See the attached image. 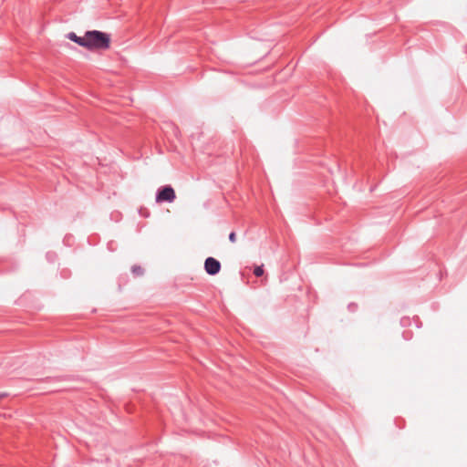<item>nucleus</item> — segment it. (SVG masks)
Returning a JSON list of instances; mask_svg holds the SVG:
<instances>
[{
	"mask_svg": "<svg viewBox=\"0 0 467 467\" xmlns=\"http://www.w3.org/2000/svg\"><path fill=\"white\" fill-rule=\"evenodd\" d=\"M110 46V36L107 33L92 30L85 33L83 47L89 50H106Z\"/></svg>",
	"mask_w": 467,
	"mask_h": 467,
	"instance_id": "nucleus-1",
	"label": "nucleus"
},
{
	"mask_svg": "<svg viewBox=\"0 0 467 467\" xmlns=\"http://www.w3.org/2000/svg\"><path fill=\"white\" fill-rule=\"evenodd\" d=\"M176 198L175 192L171 186L161 188L156 194V202L161 203L164 202H172Z\"/></svg>",
	"mask_w": 467,
	"mask_h": 467,
	"instance_id": "nucleus-2",
	"label": "nucleus"
},
{
	"mask_svg": "<svg viewBox=\"0 0 467 467\" xmlns=\"http://www.w3.org/2000/svg\"><path fill=\"white\" fill-rule=\"evenodd\" d=\"M204 269L208 275H214L221 270V264L213 257H208L204 262Z\"/></svg>",
	"mask_w": 467,
	"mask_h": 467,
	"instance_id": "nucleus-3",
	"label": "nucleus"
},
{
	"mask_svg": "<svg viewBox=\"0 0 467 467\" xmlns=\"http://www.w3.org/2000/svg\"><path fill=\"white\" fill-rule=\"evenodd\" d=\"M67 38L83 47L85 41V35L83 36H78L75 33L71 32L67 35Z\"/></svg>",
	"mask_w": 467,
	"mask_h": 467,
	"instance_id": "nucleus-4",
	"label": "nucleus"
},
{
	"mask_svg": "<svg viewBox=\"0 0 467 467\" xmlns=\"http://www.w3.org/2000/svg\"><path fill=\"white\" fill-rule=\"evenodd\" d=\"M254 274L256 275V276H261L264 275V269H263V265L261 266H256L254 270Z\"/></svg>",
	"mask_w": 467,
	"mask_h": 467,
	"instance_id": "nucleus-5",
	"label": "nucleus"
},
{
	"mask_svg": "<svg viewBox=\"0 0 467 467\" xmlns=\"http://www.w3.org/2000/svg\"><path fill=\"white\" fill-rule=\"evenodd\" d=\"M229 240L232 242V243H234L236 241V234L234 232H232L230 234H229Z\"/></svg>",
	"mask_w": 467,
	"mask_h": 467,
	"instance_id": "nucleus-6",
	"label": "nucleus"
},
{
	"mask_svg": "<svg viewBox=\"0 0 467 467\" xmlns=\"http://www.w3.org/2000/svg\"><path fill=\"white\" fill-rule=\"evenodd\" d=\"M132 272L136 275H140V274H141L142 270L140 266H134L132 268Z\"/></svg>",
	"mask_w": 467,
	"mask_h": 467,
	"instance_id": "nucleus-7",
	"label": "nucleus"
},
{
	"mask_svg": "<svg viewBox=\"0 0 467 467\" xmlns=\"http://www.w3.org/2000/svg\"><path fill=\"white\" fill-rule=\"evenodd\" d=\"M3 397H4V395H3V394H0V399H1V398H3Z\"/></svg>",
	"mask_w": 467,
	"mask_h": 467,
	"instance_id": "nucleus-8",
	"label": "nucleus"
}]
</instances>
